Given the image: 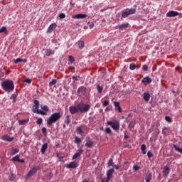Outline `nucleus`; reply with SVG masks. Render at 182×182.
I'll use <instances>...</instances> for the list:
<instances>
[{
  "mask_svg": "<svg viewBox=\"0 0 182 182\" xmlns=\"http://www.w3.org/2000/svg\"><path fill=\"white\" fill-rule=\"evenodd\" d=\"M146 144H142L141 146V151H144V150H146Z\"/></svg>",
  "mask_w": 182,
  "mask_h": 182,
  "instance_id": "bf43d9fd",
  "label": "nucleus"
},
{
  "mask_svg": "<svg viewBox=\"0 0 182 182\" xmlns=\"http://www.w3.org/2000/svg\"><path fill=\"white\" fill-rule=\"evenodd\" d=\"M62 117L60 112H55L50 115V117L47 120V126L49 127L54 123H56Z\"/></svg>",
  "mask_w": 182,
  "mask_h": 182,
  "instance_id": "f03ea898",
  "label": "nucleus"
},
{
  "mask_svg": "<svg viewBox=\"0 0 182 182\" xmlns=\"http://www.w3.org/2000/svg\"><path fill=\"white\" fill-rule=\"evenodd\" d=\"M82 127H83L82 125L77 127L76 132L77 133H78V134H83V130L82 129Z\"/></svg>",
  "mask_w": 182,
  "mask_h": 182,
  "instance_id": "5701e85b",
  "label": "nucleus"
},
{
  "mask_svg": "<svg viewBox=\"0 0 182 182\" xmlns=\"http://www.w3.org/2000/svg\"><path fill=\"white\" fill-rule=\"evenodd\" d=\"M50 53H52V50H47L46 51V56H50Z\"/></svg>",
  "mask_w": 182,
  "mask_h": 182,
  "instance_id": "09e8293b",
  "label": "nucleus"
},
{
  "mask_svg": "<svg viewBox=\"0 0 182 182\" xmlns=\"http://www.w3.org/2000/svg\"><path fill=\"white\" fill-rule=\"evenodd\" d=\"M32 112L33 113H36V114H41L42 116H46V112L39 110V108L38 107H36L35 105L32 107Z\"/></svg>",
  "mask_w": 182,
  "mask_h": 182,
  "instance_id": "423d86ee",
  "label": "nucleus"
},
{
  "mask_svg": "<svg viewBox=\"0 0 182 182\" xmlns=\"http://www.w3.org/2000/svg\"><path fill=\"white\" fill-rule=\"evenodd\" d=\"M85 90H86V87H85L84 86L80 87L77 90V93L78 94L83 93Z\"/></svg>",
  "mask_w": 182,
  "mask_h": 182,
  "instance_id": "cd10ccee",
  "label": "nucleus"
},
{
  "mask_svg": "<svg viewBox=\"0 0 182 182\" xmlns=\"http://www.w3.org/2000/svg\"><path fill=\"white\" fill-rule=\"evenodd\" d=\"M69 61L70 62V63H75V57L70 55L68 57Z\"/></svg>",
  "mask_w": 182,
  "mask_h": 182,
  "instance_id": "4c0bfd02",
  "label": "nucleus"
},
{
  "mask_svg": "<svg viewBox=\"0 0 182 182\" xmlns=\"http://www.w3.org/2000/svg\"><path fill=\"white\" fill-rule=\"evenodd\" d=\"M102 105L104 107H106V106H109V101L105 100Z\"/></svg>",
  "mask_w": 182,
  "mask_h": 182,
  "instance_id": "4d7b16f0",
  "label": "nucleus"
},
{
  "mask_svg": "<svg viewBox=\"0 0 182 182\" xmlns=\"http://www.w3.org/2000/svg\"><path fill=\"white\" fill-rule=\"evenodd\" d=\"M147 156H148V159H151V157H153V153H151V151H149L147 152Z\"/></svg>",
  "mask_w": 182,
  "mask_h": 182,
  "instance_id": "3c124183",
  "label": "nucleus"
},
{
  "mask_svg": "<svg viewBox=\"0 0 182 182\" xmlns=\"http://www.w3.org/2000/svg\"><path fill=\"white\" fill-rule=\"evenodd\" d=\"M74 19H85V18H87V14H78L73 16Z\"/></svg>",
  "mask_w": 182,
  "mask_h": 182,
  "instance_id": "4468645a",
  "label": "nucleus"
},
{
  "mask_svg": "<svg viewBox=\"0 0 182 182\" xmlns=\"http://www.w3.org/2000/svg\"><path fill=\"white\" fill-rule=\"evenodd\" d=\"M28 122H29V119H21L18 121V123L20 125H23V124H26Z\"/></svg>",
  "mask_w": 182,
  "mask_h": 182,
  "instance_id": "2f4dec72",
  "label": "nucleus"
},
{
  "mask_svg": "<svg viewBox=\"0 0 182 182\" xmlns=\"http://www.w3.org/2000/svg\"><path fill=\"white\" fill-rule=\"evenodd\" d=\"M41 130H42L43 134H47L46 127H43Z\"/></svg>",
  "mask_w": 182,
  "mask_h": 182,
  "instance_id": "052dcab7",
  "label": "nucleus"
},
{
  "mask_svg": "<svg viewBox=\"0 0 182 182\" xmlns=\"http://www.w3.org/2000/svg\"><path fill=\"white\" fill-rule=\"evenodd\" d=\"M56 156L58 158V161H63V156L60 154H57Z\"/></svg>",
  "mask_w": 182,
  "mask_h": 182,
  "instance_id": "ea45409f",
  "label": "nucleus"
},
{
  "mask_svg": "<svg viewBox=\"0 0 182 182\" xmlns=\"http://www.w3.org/2000/svg\"><path fill=\"white\" fill-rule=\"evenodd\" d=\"M16 97H17V95L15 94H13L11 95V97H10V99H11V100L13 99L14 102H15L16 100Z\"/></svg>",
  "mask_w": 182,
  "mask_h": 182,
  "instance_id": "603ef678",
  "label": "nucleus"
},
{
  "mask_svg": "<svg viewBox=\"0 0 182 182\" xmlns=\"http://www.w3.org/2000/svg\"><path fill=\"white\" fill-rule=\"evenodd\" d=\"M163 173H164V176L167 177L168 174H170V167H168V166H165L164 167Z\"/></svg>",
  "mask_w": 182,
  "mask_h": 182,
  "instance_id": "f3484780",
  "label": "nucleus"
},
{
  "mask_svg": "<svg viewBox=\"0 0 182 182\" xmlns=\"http://www.w3.org/2000/svg\"><path fill=\"white\" fill-rule=\"evenodd\" d=\"M107 124L108 126H110L113 130L115 132H119L120 130V122L117 120H114V121H108L107 122Z\"/></svg>",
  "mask_w": 182,
  "mask_h": 182,
  "instance_id": "20e7f679",
  "label": "nucleus"
},
{
  "mask_svg": "<svg viewBox=\"0 0 182 182\" xmlns=\"http://www.w3.org/2000/svg\"><path fill=\"white\" fill-rule=\"evenodd\" d=\"M3 140H6V141H14V138L10 137L8 135H4L3 136Z\"/></svg>",
  "mask_w": 182,
  "mask_h": 182,
  "instance_id": "412c9836",
  "label": "nucleus"
},
{
  "mask_svg": "<svg viewBox=\"0 0 182 182\" xmlns=\"http://www.w3.org/2000/svg\"><path fill=\"white\" fill-rule=\"evenodd\" d=\"M24 82H26V83H28V85H31L32 83V80H31V78H26Z\"/></svg>",
  "mask_w": 182,
  "mask_h": 182,
  "instance_id": "49530a36",
  "label": "nucleus"
},
{
  "mask_svg": "<svg viewBox=\"0 0 182 182\" xmlns=\"http://www.w3.org/2000/svg\"><path fill=\"white\" fill-rule=\"evenodd\" d=\"M1 87L5 92H13L15 85H14V81L7 80L1 83Z\"/></svg>",
  "mask_w": 182,
  "mask_h": 182,
  "instance_id": "f257e3e1",
  "label": "nucleus"
},
{
  "mask_svg": "<svg viewBox=\"0 0 182 182\" xmlns=\"http://www.w3.org/2000/svg\"><path fill=\"white\" fill-rule=\"evenodd\" d=\"M13 161H19L20 158L19 155H16L14 157L12 158Z\"/></svg>",
  "mask_w": 182,
  "mask_h": 182,
  "instance_id": "58836bf2",
  "label": "nucleus"
},
{
  "mask_svg": "<svg viewBox=\"0 0 182 182\" xmlns=\"http://www.w3.org/2000/svg\"><path fill=\"white\" fill-rule=\"evenodd\" d=\"M43 122V119L42 118H38V120L36 121L37 124H42Z\"/></svg>",
  "mask_w": 182,
  "mask_h": 182,
  "instance_id": "a18cd8bd",
  "label": "nucleus"
},
{
  "mask_svg": "<svg viewBox=\"0 0 182 182\" xmlns=\"http://www.w3.org/2000/svg\"><path fill=\"white\" fill-rule=\"evenodd\" d=\"M151 177H152L151 173H148L147 175H146V177H145L146 182L151 181Z\"/></svg>",
  "mask_w": 182,
  "mask_h": 182,
  "instance_id": "b1692460",
  "label": "nucleus"
},
{
  "mask_svg": "<svg viewBox=\"0 0 182 182\" xmlns=\"http://www.w3.org/2000/svg\"><path fill=\"white\" fill-rule=\"evenodd\" d=\"M77 106L80 113H87V112L90 110V105L82 103V102H80L79 104H77Z\"/></svg>",
  "mask_w": 182,
  "mask_h": 182,
  "instance_id": "7ed1b4c3",
  "label": "nucleus"
},
{
  "mask_svg": "<svg viewBox=\"0 0 182 182\" xmlns=\"http://www.w3.org/2000/svg\"><path fill=\"white\" fill-rule=\"evenodd\" d=\"M39 101L38 100H34V106H36V107H38L39 108Z\"/></svg>",
  "mask_w": 182,
  "mask_h": 182,
  "instance_id": "6e6d98bb",
  "label": "nucleus"
},
{
  "mask_svg": "<svg viewBox=\"0 0 182 182\" xmlns=\"http://www.w3.org/2000/svg\"><path fill=\"white\" fill-rule=\"evenodd\" d=\"M127 28H130V24L129 23L117 26V29H119V31H124L127 29Z\"/></svg>",
  "mask_w": 182,
  "mask_h": 182,
  "instance_id": "1a4fd4ad",
  "label": "nucleus"
},
{
  "mask_svg": "<svg viewBox=\"0 0 182 182\" xmlns=\"http://www.w3.org/2000/svg\"><path fill=\"white\" fill-rule=\"evenodd\" d=\"M117 110L119 113H122V107L120 106L117 107Z\"/></svg>",
  "mask_w": 182,
  "mask_h": 182,
  "instance_id": "69168bd1",
  "label": "nucleus"
},
{
  "mask_svg": "<svg viewBox=\"0 0 182 182\" xmlns=\"http://www.w3.org/2000/svg\"><path fill=\"white\" fill-rule=\"evenodd\" d=\"M38 170H41V167L39 166H35L33 167L32 169H31L26 177L29 178V177H32L34 174H36V171H38Z\"/></svg>",
  "mask_w": 182,
  "mask_h": 182,
  "instance_id": "0eeeda50",
  "label": "nucleus"
},
{
  "mask_svg": "<svg viewBox=\"0 0 182 182\" xmlns=\"http://www.w3.org/2000/svg\"><path fill=\"white\" fill-rule=\"evenodd\" d=\"M150 97H151L150 93L144 92L143 94V98H144V100H145V102H149V100H150Z\"/></svg>",
  "mask_w": 182,
  "mask_h": 182,
  "instance_id": "6ab92c4d",
  "label": "nucleus"
},
{
  "mask_svg": "<svg viewBox=\"0 0 182 182\" xmlns=\"http://www.w3.org/2000/svg\"><path fill=\"white\" fill-rule=\"evenodd\" d=\"M152 82V80L151 78L149 77H144L142 80H141V82L142 83H144L145 86L148 85H150V83H151Z\"/></svg>",
  "mask_w": 182,
  "mask_h": 182,
  "instance_id": "2eb2a0df",
  "label": "nucleus"
},
{
  "mask_svg": "<svg viewBox=\"0 0 182 182\" xmlns=\"http://www.w3.org/2000/svg\"><path fill=\"white\" fill-rule=\"evenodd\" d=\"M174 149L178 151V153H181L182 154V149L177 146L176 144H173Z\"/></svg>",
  "mask_w": 182,
  "mask_h": 182,
  "instance_id": "c756f323",
  "label": "nucleus"
},
{
  "mask_svg": "<svg viewBox=\"0 0 182 182\" xmlns=\"http://www.w3.org/2000/svg\"><path fill=\"white\" fill-rule=\"evenodd\" d=\"M110 181V179H109V178H102V180H101V182H109Z\"/></svg>",
  "mask_w": 182,
  "mask_h": 182,
  "instance_id": "de8ad7c7",
  "label": "nucleus"
},
{
  "mask_svg": "<svg viewBox=\"0 0 182 182\" xmlns=\"http://www.w3.org/2000/svg\"><path fill=\"white\" fill-rule=\"evenodd\" d=\"M113 173H114V168L109 169L107 172V178H108L110 180V178H112L113 176Z\"/></svg>",
  "mask_w": 182,
  "mask_h": 182,
  "instance_id": "a211bd4d",
  "label": "nucleus"
},
{
  "mask_svg": "<svg viewBox=\"0 0 182 182\" xmlns=\"http://www.w3.org/2000/svg\"><path fill=\"white\" fill-rule=\"evenodd\" d=\"M18 163H25V159H19Z\"/></svg>",
  "mask_w": 182,
  "mask_h": 182,
  "instance_id": "774afa93",
  "label": "nucleus"
},
{
  "mask_svg": "<svg viewBox=\"0 0 182 182\" xmlns=\"http://www.w3.org/2000/svg\"><path fill=\"white\" fill-rule=\"evenodd\" d=\"M85 141V147H87L88 149H92L93 147V141H90V137H87Z\"/></svg>",
  "mask_w": 182,
  "mask_h": 182,
  "instance_id": "f8f14e48",
  "label": "nucleus"
},
{
  "mask_svg": "<svg viewBox=\"0 0 182 182\" xmlns=\"http://www.w3.org/2000/svg\"><path fill=\"white\" fill-rule=\"evenodd\" d=\"M65 124H70V116L67 115L65 119Z\"/></svg>",
  "mask_w": 182,
  "mask_h": 182,
  "instance_id": "bb28decb",
  "label": "nucleus"
},
{
  "mask_svg": "<svg viewBox=\"0 0 182 182\" xmlns=\"http://www.w3.org/2000/svg\"><path fill=\"white\" fill-rule=\"evenodd\" d=\"M15 174H14L13 173H11L10 174H9L8 178L9 180H10V181H14V180L15 179Z\"/></svg>",
  "mask_w": 182,
  "mask_h": 182,
  "instance_id": "393cba45",
  "label": "nucleus"
},
{
  "mask_svg": "<svg viewBox=\"0 0 182 182\" xmlns=\"http://www.w3.org/2000/svg\"><path fill=\"white\" fill-rule=\"evenodd\" d=\"M56 83H58V80H56L55 79H53L52 80L51 82H49V86H53L56 85Z\"/></svg>",
  "mask_w": 182,
  "mask_h": 182,
  "instance_id": "72a5a7b5",
  "label": "nucleus"
},
{
  "mask_svg": "<svg viewBox=\"0 0 182 182\" xmlns=\"http://www.w3.org/2000/svg\"><path fill=\"white\" fill-rule=\"evenodd\" d=\"M165 120L168 122V123H171L173 122V119H171V117L168 116L165 117Z\"/></svg>",
  "mask_w": 182,
  "mask_h": 182,
  "instance_id": "a19ab883",
  "label": "nucleus"
},
{
  "mask_svg": "<svg viewBox=\"0 0 182 182\" xmlns=\"http://www.w3.org/2000/svg\"><path fill=\"white\" fill-rule=\"evenodd\" d=\"M108 166L109 167L113 166V159H110L108 161Z\"/></svg>",
  "mask_w": 182,
  "mask_h": 182,
  "instance_id": "5fc2aeb1",
  "label": "nucleus"
},
{
  "mask_svg": "<svg viewBox=\"0 0 182 182\" xmlns=\"http://www.w3.org/2000/svg\"><path fill=\"white\" fill-rule=\"evenodd\" d=\"M69 110H70V113L71 114H76V113H79V107H77H77L76 106H70L69 107Z\"/></svg>",
  "mask_w": 182,
  "mask_h": 182,
  "instance_id": "9d476101",
  "label": "nucleus"
},
{
  "mask_svg": "<svg viewBox=\"0 0 182 182\" xmlns=\"http://www.w3.org/2000/svg\"><path fill=\"white\" fill-rule=\"evenodd\" d=\"M73 80H75L76 82H77V80H79V79H77V77H75V76L73 77Z\"/></svg>",
  "mask_w": 182,
  "mask_h": 182,
  "instance_id": "338daca9",
  "label": "nucleus"
},
{
  "mask_svg": "<svg viewBox=\"0 0 182 182\" xmlns=\"http://www.w3.org/2000/svg\"><path fill=\"white\" fill-rule=\"evenodd\" d=\"M133 170H134V171H139V170H140V166L135 165L133 166Z\"/></svg>",
  "mask_w": 182,
  "mask_h": 182,
  "instance_id": "c03bdc74",
  "label": "nucleus"
},
{
  "mask_svg": "<svg viewBox=\"0 0 182 182\" xmlns=\"http://www.w3.org/2000/svg\"><path fill=\"white\" fill-rule=\"evenodd\" d=\"M113 167H114V168H115V170H119V165H114Z\"/></svg>",
  "mask_w": 182,
  "mask_h": 182,
  "instance_id": "0e129e2a",
  "label": "nucleus"
},
{
  "mask_svg": "<svg viewBox=\"0 0 182 182\" xmlns=\"http://www.w3.org/2000/svg\"><path fill=\"white\" fill-rule=\"evenodd\" d=\"M78 48H79V49H83L85 48V42L79 41L78 42Z\"/></svg>",
  "mask_w": 182,
  "mask_h": 182,
  "instance_id": "c85d7f7f",
  "label": "nucleus"
},
{
  "mask_svg": "<svg viewBox=\"0 0 182 182\" xmlns=\"http://www.w3.org/2000/svg\"><path fill=\"white\" fill-rule=\"evenodd\" d=\"M41 109L43 110V112H49V107H48V105H41Z\"/></svg>",
  "mask_w": 182,
  "mask_h": 182,
  "instance_id": "c9c22d12",
  "label": "nucleus"
},
{
  "mask_svg": "<svg viewBox=\"0 0 182 182\" xmlns=\"http://www.w3.org/2000/svg\"><path fill=\"white\" fill-rule=\"evenodd\" d=\"M17 153H19V149L18 148H16V149H13L11 151V156H15V154H17Z\"/></svg>",
  "mask_w": 182,
  "mask_h": 182,
  "instance_id": "4be33fe9",
  "label": "nucleus"
},
{
  "mask_svg": "<svg viewBox=\"0 0 182 182\" xmlns=\"http://www.w3.org/2000/svg\"><path fill=\"white\" fill-rule=\"evenodd\" d=\"M129 127H134V122H131L129 123Z\"/></svg>",
  "mask_w": 182,
  "mask_h": 182,
  "instance_id": "680f3d73",
  "label": "nucleus"
},
{
  "mask_svg": "<svg viewBox=\"0 0 182 182\" xmlns=\"http://www.w3.org/2000/svg\"><path fill=\"white\" fill-rule=\"evenodd\" d=\"M75 143L76 144H80V143H82V139L77 136H75Z\"/></svg>",
  "mask_w": 182,
  "mask_h": 182,
  "instance_id": "473e14b6",
  "label": "nucleus"
},
{
  "mask_svg": "<svg viewBox=\"0 0 182 182\" xmlns=\"http://www.w3.org/2000/svg\"><path fill=\"white\" fill-rule=\"evenodd\" d=\"M65 167L66 168H76L79 167V164L75 161H72L69 164H67Z\"/></svg>",
  "mask_w": 182,
  "mask_h": 182,
  "instance_id": "9b49d317",
  "label": "nucleus"
},
{
  "mask_svg": "<svg viewBox=\"0 0 182 182\" xmlns=\"http://www.w3.org/2000/svg\"><path fill=\"white\" fill-rule=\"evenodd\" d=\"M97 90L100 95L103 92V87L100 86V85H97Z\"/></svg>",
  "mask_w": 182,
  "mask_h": 182,
  "instance_id": "a878e982",
  "label": "nucleus"
},
{
  "mask_svg": "<svg viewBox=\"0 0 182 182\" xmlns=\"http://www.w3.org/2000/svg\"><path fill=\"white\" fill-rule=\"evenodd\" d=\"M105 132L106 133H107V134H110L112 133V129L109 127H108L105 129Z\"/></svg>",
  "mask_w": 182,
  "mask_h": 182,
  "instance_id": "864d4df0",
  "label": "nucleus"
},
{
  "mask_svg": "<svg viewBox=\"0 0 182 182\" xmlns=\"http://www.w3.org/2000/svg\"><path fill=\"white\" fill-rule=\"evenodd\" d=\"M59 18L60 19H65V18H66V14H65V13H61L59 14Z\"/></svg>",
  "mask_w": 182,
  "mask_h": 182,
  "instance_id": "79ce46f5",
  "label": "nucleus"
},
{
  "mask_svg": "<svg viewBox=\"0 0 182 182\" xmlns=\"http://www.w3.org/2000/svg\"><path fill=\"white\" fill-rule=\"evenodd\" d=\"M7 33L8 32V30L6 28V27H1L0 28V33Z\"/></svg>",
  "mask_w": 182,
  "mask_h": 182,
  "instance_id": "f704fd0d",
  "label": "nucleus"
},
{
  "mask_svg": "<svg viewBox=\"0 0 182 182\" xmlns=\"http://www.w3.org/2000/svg\"><path fill=\"white\" fill-rule=\"evenodd\" d=\"M46 150H48V143H45L41 146V154H45L46 153Z\"/></svg>",
  "mask_w": 182,
  "mask_h": 182,
  "instance_id": "aec40b11",
  "label": "nucleus"
},
{
  "mask_svg": "<svg viewBox=\"0 0 182 182\" xmlns=\"http://www.w3.org/2000/svg\"><path fill=\"white\" fill-rule=\"evenodd\" d=\"M82 153H83V149H80L78 150V152L75 153L72 158V160H75L76 159H77V157L80 156L82 155Z\"/></svg>",
  "mask_w": 182,
  "mask_h": 182,
  "instance_id": "dca6fc26",
  "label": "nucleus"
},
{
  "mask_svg": "<svg viewBox=\"0 0 182 182\" xmlns=\"http://www.w3.org/2000/svg\"><path fill=\"white\" fill-rule=\"evenodd\" d=\"M178 15H180V13H178V11H169L167 14H166V16L167 18H174L175 16H178Z\"/></svg>",
  "mask_w": 182,
  "mask_h": 182,
  "instance_id": "6e6552de",
  "label": "nucleus"
},
{
  "mask_svg": "<svg viewBox=\"0 0 182 182\" xmlns=\"http://www.w3.org/2000/svg\"><path fill=\"white\" fill-rule=\"evenodd\" d=\"M136 14V9H126L122 11V18H128L130 15Z\"/></svg>",
  "mask_w": 182,
  "mask_h": 182,
  "instance_id": "39448f33",
  "label": "nucleus"
},
{
  "mask_svg": "<svg viewBox=\"0 0 182 182\" xmlns=\"http://www.w3.org/2000/svg\"><path fill=\"white\" fill-rule=\"evenodd\" d=\"M114 106L115 107H120V103L119 102H114Z\"/></svg>",
  "mask_w": 182,
  "mask_h": 182,
  "instance_id": "13d9d810",
  "label": "nucleus"
},
{
  "mask_svg": "<svg viewBox=\"0 0 182 182\" xmlns=\"http://www.w3.org/2000/svg\"><path fill=\"white\" fill-rule=\"evenodd\" d=\"M167 132H168V128L166 127H164L162 128V134H164V136H166L167 134Z\"/></svg>",
  "mask_w": 182,
  "mask_h": 182,
  "instance_id": "7c9ffc66",
  "label": "nucleus"
},
{
  "mask_svg": "<svg viewBox=\"0 0 182 182\" xmlns=\"http://www.w3.org/2000/svg\"><path fill=\"white\" fill-rule=\"evenodd\" d=\"M21 62H23V60L21 58H17V59L14 60V63H16V64L19 63Z\"/></svg>",
  "mask_w": 182,
  "mask_h": 182,
  "instance_id": "37998d69",
  "label": "nucleus"
},
{
  "mask_svg": "<svg viewBox=\"0 0 182 182\" xmlns=\"http://www.w3.org/2000/svg\"><path fill=\"white\" fill-rule=\"evenodd\" d=\"M57 26H58V25H56L55 23H51V24L49 26V27H48V30H47V33H52V32H53V29H56V27H57Z\"/></svg>",
  "mask_w": 182,
  "mask_h": 182,
  "instance_id": "ddd939ff",
  "label": "nucleus"
},
{
  "mask_svg": "<svg viewBox=\"0 0 182 182\" xmlns=\"http://www.w3.org/2000/svg\"><path fill=\"white\" fill-rule=\"evenodd\" d=\"M129 69H130V70H134V69H136V64L131 63L129 65Z\"/></svg>",
  "mask_w": 182,
  "mask_h": 182,
  "instance_id": "e433bc0d",
  "label": "nucleus"
},
{
  "mask_svg": "<svg viewBox=\"0 0 182 182\" xmlns=\"http://www.w3.org/2000/svg\"><path fill=\"white\" fill-rule=\"evenodd\" d=\"M142 69L145 72H147L149 70V66H147V65H144L143 67H142Z\"/></svg>",
  "mask_w": 182,
  "mask_h": 182,
  "instance_id": "8fccbe9b",
  "label": "nucleus"
},
{
  "mask_svg": "<svg viewBox=\"0 0 182 182\" xmlns=\"http://www.w3.org/2000/svg\"><path fill=\"white\" fill-rule=\"evenodd\" d=\"M48 177L49 178V179L52 178V177H53V173H50L48 176Z\"/></svg>",
  "mask_w": 182,
  "mask_h": 182,
  "instance_id": "e2e57ef3",
  "label": "nucleus"
}]
</instances>
